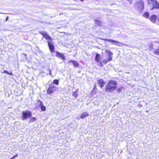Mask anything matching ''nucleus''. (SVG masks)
<instances>
[{
    "label": "nucleus",
    "instance_id": "nucleus-3",
    "mask_svg": "<svg viewBox=\"0 0 159 159\" xmlns=\"http://www.w3.org/2000/svg\"><path fill=\"white\" fill-rule=\"evenodd\" d=\"M135 8L141 12L144 8V3L142 0H139L137 1L135 4Z\"/></svg>",
    "mask_w": 159,
    "mask_h": 159
},
{
    "label": "nucleus",
    "instance_id": "nucleus-15",
    "mask_svg": "<svg viewBox=\"0 0 159 159\" xmlns=\"http://www.w3.org/2000/svg\"><path fill=\"white\" fill-rule=\"evenodd\" d=\"M106 53L108 55L109 57H112L111 56L113 55V53L110 50H106L105 51Z\"/></svg>",
    "mask_w": 159,
    "mask_h": 159
},
{
    "label": "nucleus",
    "instance_id": "nucleus-19",
    "mask_svg": "<svg viewBox=\"0 0 159 159\" xmlns=\"http://www.w3.org/2000/svg\"><path fill=\"white\" fill-rule=\"evenodd\" d=\"M149 16V14L148 12H145L143 14V17L146 18H148Z\"/></svg>",
    "mask_w": 159,
    "mask_h": 159
},
{
    "label": "nucleus",
    "instance_id": "nucleus-17",
    "mask_svg": "<svg viewBox=\"0 0 159 159\" xmlns=\"http://www.w3.org/2000/svg\"><path fill=\"white\" fill-rule=\"evenodd\" d=\"M79 90L78 89H77L75 92H73L72 95L75 97L76 98L78 96V92Z\"/></svg>",
    "mask_w": 159,
    "mask_h": 159
},
{
    "label": "nucleus",
    "instance_id": "nucleus-22",
    "mask_svg": "<svg viewBox=\"0 0 159 159\" xmlns=\"http://www.w3.org/2000/svg\"><path fill=\"white\" fill-rule=\"evenodd\" d=\"M53 83L57 85H58L59 83V81L57 80H55L53 81Z\"/></svg>",
    "mask_w": 159,
    "mask_h": 159
},
{
    "label": "nucleus",
    "instance_id": "nucleus-27",
    "mask_svg": "<svg viewBox=\"0 0 159 159\" xmlns=\"http://www.w3.org/2000/svg\"><path fill=\"white\" fill-rule=\"evenodd\" d=\"M158 19L157 21L159 22V14H158Z\"/></svg>",
    "mask_w": 159,
    "mask_h": 159
},
{
    "label": "nucleus",
    "instance_id": "nucleus-24",
    "mask_svg": "<svg viewBox=\"0 0 159 159\" xmlns=\"http://www.w3.org/2000/svg\"><path fill=\"white\" fill-rule=\"evenodd\" d=\"M4 72L5 73H7L8 74H9L10 75H12V73L11 72L9 73L6 70H4Z\"/></svg>",
    "mask_w": 159,
    "mask_h": 159
},
{
    "label": "nucleus",
    "instance_id": "nucleus-2",
    "mask_svg": "<svg viewBox=\"0 0 159 159\" xmlns=\"http://www.w3.org/2000/svg\"><path fill=\"white\" fill-rule=\"evenodd\" d=\"M148 2L151 10L159 8V3L156 0H148Z\"/></svg>",
    "mask_w": 159,
    "mask_h": 159
},
{
    "label": "nucleus",
    "instance_id": "nucleus-4",
    "mask_svg": "<svg viewBox=\"0 0 159 159\" xmlns=\"http://www.w3.org/2000/svg\"><path fill=\"white\" fill-rule=\"evenodd\" d=\"M22 119L23 120H26L28 118L31 117L32 116L31 113L29 111H22Z\"/></svg>",
    "mask_w": 159,
    "mask_h": 159
},
{
    "label": "nucleus",
    "instance_id": "nucleus-23",
    "mask_svg": "<svg viewBox=\"0 0 159 159\" xmlns=\"http://www.w3.org/2000/svg\"><path fill=\"white\" fill-rule=\"evenodd\" d=\"M95 22L98 25H100L101 23L100 21H99L98 20H95Z\"/></svg>",
    "mask_w": 159,
    "mask_h": 159
},
{
    "label": "nucleus",
    "instance_id": "nucleus-29",
    "mask_svg": "<svg viewBox=\"0 0 159 159\" xmlns=\"http://www.w3.org/2000/svg\"><path fill=\"white\" fill-rule=\"evenodd\" d=\"M10 159H14V157H12Z\"/></svg>",
    "mask_w": 159,
    "mask_h": 159
},
{
    "label": "nucleus",
    "instance_id": "nucleus-25",
    "mask_svg": "<svg viewBox=\"0 0 159 159\" xmlns=\"http://www.w3.org/2000/svg\"><path fill=\"white\" fill-rule=\"evenodd\" d=\"M121 89H122V88H118V89H117V91L118 92H120V91Z\"/></svg>",
    "mask_w": 159,
    "mask_h": 159
},
{
    "label": "nucleus",
    "instance_id": "nucleus-13",
    "mask_svg": "<svg viewBox=\"0 0 159 159\" xmlns=\"http://www.w3.org/2000/svg\"><path fill=\"white\" fill-rule=\"evenodd\" d=\"M69 62H72L75 67H77L79 66V64L76 61L73 60H70L69 61Z\"/></svg>",
    "mask_w": 159,
    "mask_h": 159
},
{
    "label": "nucleus",
    "instance_id": "nucleus-30",
    "mask_svg": "<svg viewBox=\"0 0 159 159\" xmlns=\"http://www.w3.org/2000/svg\"><path fill=\"white\" fill-rule=\"evenodd\" d=\"M115 44H116V45H117L119 46V45H118V44H116V43H115Z\"/></svg>",
    "mask_w": 159,
    "mask_h": 159
},
{
    "label": "nucleus",
    "instance_id": "nucleus-5",
    "mask_svg": "<svg viewBox=\"0 0 159 159\" xmlns=\"http://www.w3.org/2000/svg\"><path fill=\"white\" fill-rule=\"evenodd\" d=\"M100 55L98 53H97L95 58V60L98 63V64L99 66L102 67L103 65L102 62L100 60Z\"/></svg>",
    "mask_w": 159,
    "mask_h": 159
},
{
    "label": "nucleus",
    "instance_id": "nucleus-1",
    "mask_svg": "<svg viewBox=\"0 0 159 159\" xmlns=\"http://www.w3.org/2000/svg\"><path fill=\"white\" fill-rule=\"evenodd\" d=\"M117 85V83L116 81H111L106 86V91L111 92L114 90L116 88Z\"/></svg>",
    "mask_w": 159,
    "mask_h": 159
},
{
    "label": "nucleus",
    "instance_id": "nucleus-7",
    "mask_svg": "<svg viewBox=\"0 0 159 159\" xmlns=\"http://www.w3.org/2000/svg\"><path fill=\"white\" fill-rule=\"evenodd\" d=\"M40 33L42 35L43 37L45 38L46 39L51 40V38L46 32H41Z\"/></svg>",
    "mask_w": 159,
    "mask_h": 159
},
{
    "label": "nucleus",
    "instance_id": "nucleus-16",
    "mask_svg": "<svg viewBox=\"0 0 159 159\" xmlns=\"http://www.w3.org/2000/svg\"><path fill=\"white\" fill-rule=\"evenodd\" d=\"M105 40L107 42L111 43H119L120 44H121L120 43L115 41L114 40H112V39H106Z\"/></svg>",
    "mask_w": 159,
    "mask_h": 159
},
{
    "label": "nucleus",
    "instance_id": "nucleus-14",
    "mask_svg": "<svg viewBox=\"0 0 159 159\" xmlns=\"http://www.w3.org/2000/svg\"><path fill=\"white\" fill-rule=\"evenodd\" d=\"M89 114L87 112H84L82 113L81 116V118L82 119H84L86 117L89 116Z\"/></svg>",
    "mask_w": 159,
    "mask_h": 159
},
{
    "label": "nucleus",
    "instance_id": "nucleus-8",
    "mask_svg": "<svg viewBox=\"0 0 159 159\" xmlns=\"http://www.w3.org/2000/svg\"><path fill=\"white\" fill-rule=\"evenodd\" d=\"M48 46L51 52H53L54 51V47L53 43L50 42L49 41H48Z\"/></svg>",
    "mask_w": 159,
    "mask_h": 159
},
{
    "label": "nucleus",
    "instance_id": "nucleus-21",
    "mask_svg": "<svg viewBox=\"0 0 159 159\" xmlns=\"http://www.w3.org/2000/svg\"><path fill=\"white\" fill-rule=\"evenodd\" d=\"M153 52L156 55H157L159 54V49L154 50Z\"/></svg>",
    "mask_w": 159,
    "mask_h": 159
},
{
    "label": "nucleus",
    "instance_id": "nucleus-9",
    "mask_svg": "<svg viewBox=\"0 0 159 159\" xmlns=\"http://www.w3.org/2000/svg\"><path fill=\"white\" fill-rule=\"evenodd\" d=\"M157 19V16L154 15L151 16L149 18L150 20L153 23H155Z\"/></svg>",
    "mask_w": 159,
    "mask_h": 159
},
{
    "label": "nucleus",
    "instance_id": "nucleus-20",
    "mask_svg": "<svg viewBox=\"0 0 159 159\" xmlns=\"http://www.w3.org/2000/svg\"><path fill=\"white\" fill-rule=\"evenodd\" d=\"M36 120V118L35 117H33L31 118L30 119L29 121L30 122H33Z\"/></svg>",
    "mask_w": 159,
    "mask_h": 159
},
{
    "label": "nucleus",
    "instance_id": "nucleus-12",
    "mask_svg": "<svg viewBox=\"0 0 159 159\" xmlns=\"http://www.w3.org/2000/svg\"><path fill=\"white\" fill-rule=\"evenodd\" d=\"M112 60V57H108V58H106L103 60V63L104 64H106L108 62L111 61Z\"/></svg>",
    "mask_w": 159,
    "mask_h": 159
},
{
    "label": "nucleus",
    "instance_id": "nucleus-10",
    "mask_svg": "<svg viewBox=\"0 0 159 159\" xmlns=\"http://www.w3.org/2000/svg\"><path fill=\"white\" fill-rule=\"evenodd\" d=\"M97 83L101 88L103 87L104 85L105 84L103 81L101 79L98 80L97 81Z\"/></svg>",
    "mask_w": 159,
    "mask_h": 159
},
{
    "label": "nucleus",
    "instance_id": "nucleus-18",
    "mask_svg": "<svg viewBox=\"0 0 159 159\" xmlns=\"http://www.w3.org/2000/svg\"><path fill=\"white\" fill-rule=\"evenodd\" d=\"M39 106L42 111H44L46 110V107L43 105L42 103L41 102H40Z\"/></svg>",
    "mask_w": 159,
    "mask_h": 159
},
{
    "label": "nucleus",
    "instance_id": "nucleus-6",
    "mask_svg": "<svg viewBox=\"0 0 159 159\" xmlns=\"http://www.w3.org/2000/svg\"><path fill=\"white\" fill-rule=\"evenodd\" d=\"M54 88L55 87L52 86L51 85H50V87L47 90V93L48 94H51L54 91Z\"/></svg>",
    "mask_w": 159,
    "mask_h": 159
},
{
    "label": "nucleus",
    "instance_id": "nucleus-26",
    "mask_svg": "<svg viewBox=\"0 0 159 159\" xmlns=\"http://www.w3.org/2000/svg\"><path fill=\"white\" fill-rule=\"evenodd\" d=\"M18 156V154H16L15 156H14L13 157H14V159L16 157H17Z\"/></svg>",
    "mask_w": 159,
    "mask_h": 159
},
{
    "label": "nucleus",
    "instance_id": "nucleus-11",
    "mask_svg": "<svg viewBox=\"0 0 159 159\" xmlns=\"http://www.w3.org/2000/svg\"><path fill=\"white\" fill-rule=\"evenodd\" d=\"M56 56L58 57L61 58L63 60H64L65 59L64 55L59 52H57Z\"/></svg>",
    "mask_w": 159,
    "mask_h": 159
},
{
    "label": "nucleus",
    "instance_id": "nucleus-28",
    "mask_svg": "<svg viewBox=\"0 0 159 159\" xmlns=\"http://www.w3.org/2000/svg\"><path fill=\"white\" fill-rule=\"evenodd\" d=\"M49 72H50V73H49V74L50 75H51V74H52V73H51V71L49 70Z\"/></svg>",
    "mask_w": 159,
    "mask_h": 159
}]
</instances>
